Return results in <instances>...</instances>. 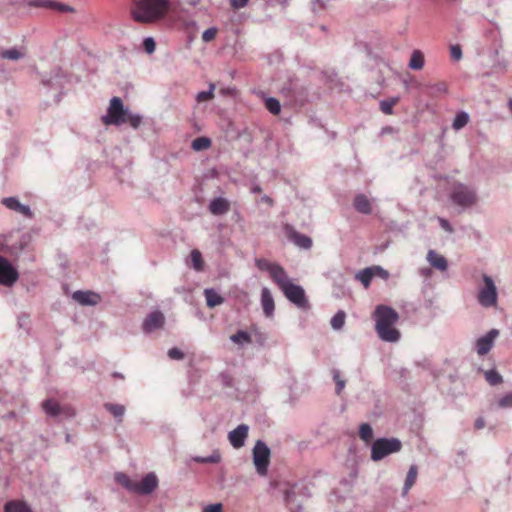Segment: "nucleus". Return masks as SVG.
Listing matches in <instances>:
<instances>
[{"label": "nucleus", "mask_w": 512, "mask_h": 512, "mask_svg": "<svg viewBox=\"0 0 512 512\" xmlns=\"http://www.w3.org/2000/svg\"><path fill=\"white\" fill-rule=\"evenodd\" d=\"M373 318L375 320V330L382 341L394 343L400 339V332L394 327L399 319L395 309L380 304L376 306Z\"/></svg>", "instance_id": "obj_1"}, {"label": "nucleus", "mask_w": 512, "mask_h": 512, "mask_svg": "<svg viewBox=\"0 0 512 512\" xmlns=\"http://www.w3.org/2000/svg\"><path fill=\"white\" fill-rule=\"evenodd\" d=\"M169 7V0H135L132 17L140 23L155 22L167 14Z\"/></svg>", "instance_id": "obj_2"}, {"label": "nucleus", "mask_w": 512, "mask_h": 512, "mask_svg": "<svg viewBox=\"0 0 512 512\" xmlns=\"http://www.w3.org/2000/svg\"><path fill=\"white\" fill-rule=\"evenodd\" d=\"M114 478L117 483L122 485L129 492L140 495H149L153 493L159 483L154 472L146 474L140 482L133 481L129 476L122 472L115 473Z\"/></svg>", "instance_id": "obj_3"}, {"label": "nucleus", "mask_w": 512, "mask_h": 512, "mask_svg": "<svg viewBox=\"0 0 512 512\" xmlns=\"http://www.w3.org/2000/svg\"><path fill=\"white\" fill-rule=\"evenodd\" d=\"M275 284L280 288L284 296L298 308L307 310L310 307L305 290L302 286L294 284L287 272Z\"/></svg>", "instance_id": "obj_4"}, {"label": "nucleus", "mask_w": 512, "mask_h": 512, "mask_svg": "<svg viewBox=\"0 0 512 512\" xmlns=\"http://www.w3.org/2000/svg\"><path fill=\"white\" fill-rule=\"evenodd\" d=\"M281 95L293 105H304L308 100V87L296 77H291L285 81L280 88Z\"/></svg>", "instance_id": "obj_5"}, {"label": "nucleus", "mask_w": 512, "mask_h": 512, "mask_svg": "<svg viewBox=\"0 0 512 512\" xmlns=\"http://www.w3.org/2000/svg\"><path fill=\"white\" fill-rule=\"evenodd\" d=\"M402 449V442L398 438H377L371 445V459L380 461L385 457L397 453Z\"/></svg>", "instance_id": "obj_6"}, {"label": "nucleus", "mask_w": 512, "mask_h": 512, "mask_svg": "<svg viewBox=\"0 0 512 512\" xmlns=\"http://www.w3.org/2000/svg\"><path fill=\"white\" fill-rule=\"evenodd\" d=\"M450 199L453 204L465 209L472 207L476 203L477 194L474 188L459 183L453 187Z\"/></svg>", "instance_id": "obj_7"}, {"label": "nucleus", "mask_w": 512, "mask_h": 512, "mask_svg": "<svg viewBox=\"0 0 512 512\" xmlns=\"http://www.w3.org/2000/svg\"><path fill=\"white\" fill-rule=\"evenodd\" d=\"M252 456L257 473L261 476H265L270 464V448L263 440H257L252 450Z\"/></svg>", "instance_id": "obj_8"}, {"label": "nucleus", "mask_w": 512, "mask_h": 512, "mask_svg": "<svg viewBox=\"0 0 512 512\" xmlns=\"http://www.w3.org/2000/svg\"><path fill=\"white\" fill-rule=\"evenodd\" d=\"M41 82L44 86L57 91L55 101L58 103L63 94L62 90L67 83V76L63 70L59 67L53 68L49 73L41 75Z\"/></svg>", "instance_id": "obj_9"}, {"label": "nucleus", "mask_w": 512, "mask_h": 512, "mask_svg": "<svg viewBox=\"0 0 512 512\" xmlns=\"http://www.w3.org/2000/svg\"><path fill=\"white\" fill-rule=\"evenodd\" d=\"M483 286L479 289L477 300L482 307H493L497 303L498 292L494 280L487 274L482 276Z\"/></svg>", "instance_id": "obj_10"}, {"label": "nucleus", "mask_w": 512, "mask_h": 512, "mask_svg": "<svg viewBox=\"0 0 512 512\" xmlns=\"http://www.w3.org/2000/svg\"><path fill=\"white\" fill-rule=\"evenodd\" d=\"M128 109L124 107L123 101L119 97H113L110 100V105L107 114L103 116L102 120L105 124L122 125L126 123V115Z\"/></svg>", "instance_id": "obj_11"}, {"label": "nucleus", "mask_w": 512, "mask_h": 512, "mask_svg": "<svg viewBox=\"0 0 512 512\" xmlns=\"http://www.w3.org/2000/svg\"><path fill=\"white\" fill-rule=\"evenodd\" d=\"M19 278L17 269L0 255V285L11 287Z\"/></svg>", "instance_id": "obj_12"}, {"label": "nucleus", "mask_w": 512, "mask_h": 512, "mask_svg": "<svg viewBox=\"0 0 512 512\" xmlns=\"http://www.w3.org/2000/svg\"><path fill=\"white\" fill-rule=\"evenodd\" d=\"M500 331L496 328L489 330L485 335L479 337L475 342V351L479 356H484L490 352L494 346L496 338Z\"/></svg>", "instance_id": "obj_13"}, {"label": "nucleus", "mask_w": 512, "mask_h": 512, "mask_svg": "<svg viewBox=\"0 0 512 512\" xmlns=\"http://www.w3.org/2000/svg\"><path fill=\"white\" fill-rule=\"evenodd\" d=\"M304 487L293 484L284 491V501L291 512H300L302 503L298 500V496L302 494Z\"/></svg>", "instance_id": "obj_14"}, {"label": "nucleus", "mask_w": 512, "mask_h": 512, "mask_svg": "<svg viewBox=\"0 0 512 512\" xmlns=\"http://www.w3.org/2000/svg\"><path fill=\"white\" fill-rule=\"evenodd\" d=\"M255 265L259 270L267 271L274 283H276L286 272L278 263H272L264 258H256Z\"/></svg>", "instance_id": "obj_15"}, {"label": "nucleus", "mask_w": 512, "mask_h": 512, "mask_svg": "<svg viewBox=\"0 0 512 512\" xmlns=\"http://www.w3.org/2000/svg\"><path fill=\"white\" fill-rule=\"evenodd\" d=\"M165 317L160 310L150 312L143 320L142 329L145 333H151L164 326Z\"/></svg>", "instance_id": "obj_16"}, {"label": "nucleus", "mask_w": 512, "mask_h": 512, "mask_svg": "<svg viewBox=\"0 0 512 512\" xmlns=\"http://www.w3.org/2000/svg\"><path fill=\"white\" fill-rule=\"evenodd\" d=\"M42 408L44 412L50 417H57L61 414H65L67 417L75 416V411L70 407H61L56 401L52 399H46L42 402Z\"/></svg>", "instance_id": "obj_17"}, {"label": "nucleus", "mask_w": 512, "mask_h": 512, "mask_svg": "<svg viewBox=\"0 0 512 512\" xmlns=\"http://www.w3.org/2000/svg\"><path fill=\"white\" fill-rule=\"evenodd\" d=\"M1 203L9 210L15 211L28 219L34 217V213L31 211L30 207L20 203L17 197H5L1 200Z\"/></svg>", "instance_id": "obj_18"}, {"label": "nucleus", "mask_w": 512, "mask_h": 512, "mask_svg": "<svg viewBox=\"0 0 512 512\" xmlns=\"http://www.w3.org/2000/svg\"><path fill=\"white\" fill-rule=\"evenodd\" d=\"M249 426L240 424L235 429L228 433V440L232 447L239 449L244 446L245 440L248 436Z\"/></svg>", "instance_id": "obj_19"}, {"label": "nucleus", "mask_w": 512, "mask_h": 512, "mask_svg": "<svg viewBox=\"0 0 512 512\" xmlns=\"http://www.w3.org/2000/svg\"><path fill=\"white\" fill-rule=\"evenodd\" d=\"M72 298L83 306H96L101 302V296L93 291L78 290L72 294Z\"/></svg>", "instance_id": "obj_20"}, {"label": "nucleus", "mask_w": 512, "mask_h": 512, "mask_svg": "<svg viewBox=\"0 0 512 512\" xmlns=\"http://www.w3.org/2000/svg\"><path fill=\"white\" fill-rule=\"evenodd\" d=\"M286 230L289 240L297 247L306 250L312 247V239L309 236L294 230L288 225L286 226Z\"/></svg>", "instance_id": "obj_21"}, {"label": "nucleus", "mask_w": 512, "mask_h": 512, "mask_svg": "<svg viewBox=\"0 0 512 512\" xmlns=\"http://www.w3.org/2000/svg\"><path fill=\"white\" fill-rule=\"evenodd\" d=\"M261 306L265 317H273L275 311V302L270 289L267 287H263L261 289Z\"/></svg>", "instance_id": "obj_22"}, {"label": "nucleus", "mask_w": 512, "mask_h": 512, "mask_svg": "<svg viewBox=\"0 0 512 512\" xmlns=\"http://www.w3.org/2000/svg\"><path fill=\"white\" fill-rule=\"evenodd\" d=\"M209 211L215 216H221L229 211L230 204L224 197H215L209 203Z\"/></svg>", "instance_id": "obj_23"}, {"label": "nucleus", "mask_w": 512, "mask_h": 512, "mask_svg": "<svg viewBox=\"0 0 512 512\" xmlns=\"http://www.w3.org/2000/svg\"><path fill=\"white\" fill-rule=\"evenodd\" d=\"M353 207L361 214L369 215L372 212L370 200L364 194H357L353 200Z\"/></svg>", "instance_id": "obj_24"}, {"label": "nucleus", "mask_w": 512, "mask_h": 512, "mask_svg": "<svg viewBox=\"0 0 512 512\" xmlns=\"http://www.w3.org/2000/svg\"><path fill=\"white\" fill-rule=\"evenodd\" d=\"M427 261L430 263L432 267L439 271H446L448 268V262L447 259L438 254L434 250H429L427 253Z\"/></svg>", "instance_id": "obj_25"}, {"label": "nucleus", "mask_w": 512, "mask_h": 512, "mask_svg": "<svg viewBox=\"0 0 512 512\" xmlns=\"http://www.w3.org/2000/svg\"><path fill=\"white\" fill-rule=\"evenodd\" d=\"M103 407L115 418L117 423H122L123 417L126 412V408L124 405L107 402L104 403Z\"/></svg>", "instance_id": "obj_26"}, {"label": "nucleus", "mask_w": 512, "mask_h": 512, "mask_svg": "<svg viewBox=\"0 0 512 512\" xmlns=\"http://www.w3.org/2000/svg\"><path fill=\"white\" fill-rule=\"evenodd\" d=\"M204 296L206 299V304L209 308H214L224 302V298L213 288L205 289Z\"/></svg>", "instance_id": "obj_27"}, {"label": "nucleus", "mask_w": 512, "mask_h": 512, "mask_svg": "<svg viewBox=\"0 0 512 512\" xmlns=\"http://www.w3.org/2000/svg\"><path fill=\"white\" fill-rule=\"evenodd\" d=\"M417 475H418V467L415 464H413L409 467V470L406 475V479H405L403 489H402L403 496L407 495L409 490L413 487V485L416 482Z\"/></svg>", "instance_id": "obj_28"}, {"label": "nucleus", "mask_w": 512, "mask_h": 512, "mask_svg": "<svg viewBox=\"0 0 512 512\" xmlns=\"http://www.w3.org/2000/svg\"><path fill=\"white\" fill-rule=\"evenodd\" d=\"M4 512H33L30 506L19 500H10L4 505Z\"/></svg>", "instance_id": "obj_29"}, {"label": "nucleus", "mask_w": 512, "mask_h": 512, "mask_svg": "<svg viewBox=\"0 0 512 512\" xmlns=\"http://www.w3.org/2000/svg\"><path fill=\"white\" fill-rule=\"evenodd\" d=\"M425 58L424 54L421 50L415 49L411 53L410 61L408 63V67L411 70H421L424 67Z\"/></svg>", "instance_id": "obj_30"}, {"label": "nucleus", "mask_w": 512, "mask_h": 512, "mask_svg": "<svg viewBox=\"0 0 512 512\" xmlns=\"http://www.w3.org/2000/svg\"><path fill=\"white\" fill-rule=\"evenodd\" d=\"M230 340L237 345L244 346L252 343V335L246 330H238L230 336Z\"/></svg>", "instance_id": "obj_31"}, {"label": "nucleus", "mask_w": 512, "mask_h": 512, "mask_svg": "<svg viewBox=\"0 0 512 512\" xmlns=\"http://www.w3.org/2000/svg\"><path fill=\"white\" fill-rule=\"evenodd\" d=\"M31 241V235L28 233L22 234L16 245L9 246V253L11 255H18L23 251Z\"/></svg>", "instance_id": "obj_32"}, {"label": "nucleus", "mask_w": 512, "mask_h": 512, "mask_svg": "<svg viewBox=\"0 0 512 512\" xmlns=\"http://www.w3.org/2000/svg\"><path fill=\"white\" fill-rule=\"evenodd\" d=\"M252 342L254 341L259 347H264L268 340V334L257 326L251 328Z\"/></svg>", "instance_id": "obj_33"}, {"label": "nucleus", "mask_w": 512, "mask_h": 512, "mask_svg": "<svg viewBox=\"0 0 512 512\" xmlns=\"http://www.w3.org/2000/svg\"><path fill=\"white\" fill-rule=\"evenodd\" d=\"M190 261H191L190 265L195 271H197V272L203 271L204 261H203L202 254L199 250L193 249L190 252Z\"/></svg>", "instance_id": "obj_34"}, {"label": "nucleus", "mask_w": 512, "mask_h": 512, "mask_svg": "<svg viewBox=\"0 0 512 512\" xmlns=\"http://www.w3.org/2000/svg\"><path fill=\"white\" fill-rule=\"evenodd\" d=\"M374 276L372 266L367 267L356 274V279L359 280L364 287H368Z\"/></svg>", "instance_id": "obj_35"}, {"label": "nucleus", "mask_w": 512, "mask_h": 512, "mask_svg": "<svg viewBox=\"0 0 512 512\" xmlns=\"http://www.w3.org/2000/svg\"><path fill=\"white\" fill-rule=\"evenodd\" d=\"M192 461L197 462V463H203V464H206V463L216 464L221 461V455L218 450H215V451H213V453L211 455L206 456V457L194 456V457H192Z\"/></svg>", "instance_id": "obj_36"}, {"label": "nucleus", "mask_w": 512, "mask_h": 512, "mask_svg": "<svg viewBox=\"0 0 512 512\" xmlns=\"http://www.w3.org/2000/svg\"><path fill=\"white\" fill-rule=\"evenodd\" d=\"M469 114L465 111H460L456 114L452 127L454 130H460L465 127L469 122Z\"/></svg>", "instance_id": "obj_37"}, {"label": "nucleus", "mask_w": 512, "mask_h": 512, "mask_svg": "<svg viewBox=\"0 0 512 512\" xmlns=\"http://www.w3.org/2000/svg\"><path fill=\"white\" fill-rule=\"evenodd\" d=\"M484 376H485L486 381L491 386H496L503 382L502 375L495 369H490V370L485 371Z\"/></svg>", "instance_id": "obj_38"}, {"label": "nucleus", "mask_w": 512, "mask_h": 512, "mask_svg": "<svg viewBox=\"0 0 512 512\" xmlns=\"http://www.w3.org/2000/svg\"><path fill=\"white\" fill-rule=\"evenodd\" d=\"M210 146L211 140L204 136L195 138L191 143V147L194 151H203L208 149Z\"/></svg>", "instance_id": "obj_39"}, {"label": "nucleus", "mask_w": 512, "mask_h": 512, "mask_svg": "<svg viewBox=\"0 0 512 512\" xmlns=\"http://www.w3.org/2000/svg\"><path fill=\"white\" fill-rule=\"evenodd\" d=\"M346 313L343 310H339L336 314L331 318L330 324L332 329L340 330L343 328L345 324Z\"/></svg>", "instance_id": "obj_40"}, {"label": "nucleus", "mask_w": 512, "mask_h": 512, "mask_svg": "<svg viewBox=\"0 0 512 512\" xmlns=\"http://www.w3.org/2000/svg\"><path fill=\"white\" fill-rule=\"evenodd\" d=\"M265 107L273 115H278L281 112V104L275 97L265 98Z\"/></svg>", "instance_id": "obj_41"}, {"label": "nucleus", "mask_w": 512, "mask_h": 512, "mask_svg": "<svg viewBox=\"0 0 512 512\" xmlns=\"http://www.w3.org/2000/svg\"><path fill=\"white\" fill-rule=\"evenodd\" d=\"M125 118H126V123H129V125L134 129L139 128L140 125L142 124V119H143L142 115L137 114V113H132L129 110H128Z\"/></svg>", "instance_id": "obj_42"}, {"label": "nucleus", "mask_w": 512, "mask_h": 512, "mask_svg": "<svg viewBox=\"0 0 512 512\" xmlns=\"http://www.w3.org/2000/svg\"><path fill=\"white\" fill-rule=\"evenodd\" d=\"M359 436L365 442L370 441L373 438V429L370 424L362 423L359 427Z\"/></svg>", "instance_id": "obj_43"}, {"label": "nucleus", "mask_w": 512, "mask_h": 512, "mask_svg": "<svg viewBox=\"0 0 512 512\" xmlns=\"http://www.w3.org/2000/svg\"><path fill=\"white\" fill-rule=\"evenodd\" d=\"M1 57L8 60H19L24 57V54L17 48H10L1 52Z\"/></svg>", "instance_id": "obj_44"}, {"label": "nucleus", "mask_w": 512, "mask_h": 512, "mask_svg": "<svg viewBox=\"0 0 512 512\" xmlns=\"http://www.w3.org/2000/svg\"><path fill=\"white\" fill-rule=\"evenodd\" d=\"M25 4L28 7H33V8L52 9L53 0H26Z\"/></svg>", "instance_id": "obj_45"}, {"label": "nucleus", "mask_w": 512, "mask_h": 512, "mask_svg": "<svg viewBox=\"0 0 512 512\" xmlns=\"http://www.w3.org/2000/svg\"><path fill=\"white\" fill-rule=\"evenodd\" d=\"M397 101H398L397 98L382 100L380 102V109H381V111L384 114H386V115L392 114L393 113V107L397 103Z\"/></svg>", "instance_id": "obj_46"}, {"label": "nucleus", "mask_w": 512, "mask_h": 512, "mask_svg": "<svg viewBox=\"0 0 512 512\" xmlns=\"http://www.w3.org/2000/svg\"><path fill=\"white\" fill-rule=\"evenodd\" d=\"M214 89H215V85L210 84L208 90L200 91L197 93L196 100L198 102H204V101L210 100L211 98H213Z\"/></svg>", "instance_id": "obj_47"}, {"label": "nucleus", "mask_w": 512, "mask_h": 512, "mask_svg": "<svg viewBox=\"0 0 512 512\" xmlns=\"http://www.w3.org/2000/svg\"><path fill=\"white\" fill-rule=\"evenodd\" d=\"M497 405L499 408L503 409L512 408V391L499 398Z\"/></svg>", "instance_id": "obj_48"}, {"label": "nucleus", "mask_w": 512, "mask_h": 512, "mask_svg": "<svg viewBox=\"0 0 512 512\" xmlns=\"http://www.w3.org/2000/svg\"><path fill=\"white\" fill-rule=\"evenodd\" d=\"M450 56L454 61H459L463 57L462 48L459 44L450 47Z\"/></svg>", "instance_id": "obj_49"}, {"label": "nucleus", "mask_w": 512, "mask_h": 512, "mask_svg": "<svg viewBox=\"0 0 512 512\" xmlns=\"http://www.w3.org/2000/svg\"><path fill=\"white\" fill-rule=\"evenodd\" d=\"M155 41L152 37H147L143 40V49L148 53L152 54L155 51Z\"/></svg>", "instance_id": "obj_50"}, {"label": "nucleus", "mask_w": 512, "mask_h": 512, "mask_svg": "<svg viewBox=\"0 0 512 512\" xmlns=\"http://www.w3.org/2000/svg\"><path fill=\"white\" fill-rule=\"evenodd\" d=\"M217 31H218V30H217V28H215V27H211V28L206 29V30L203 32V34H202V40H203L204 42H210V41H212V40L215 38V36H216V34H217Z\"/></svg>", "instance_id": "obj_51"}, {"label": "nucleus", "mask_w": 512, "mask_h": 512, "mask_svg": "<svg viewBox=\"0 0 512 512\" xmlns=\"http://www.w3.org/2000/svg\"><path fill=\"white\" fill-rule=\"evenodd\" d=\"M168 356L173 360H182L184 358V352L177 347H173L168 350Z\"/></svg>", "instance_id": "obj_52"}, {"label": "nucleus", "mask_w": 512, "mask_h": 512, "mask_svg": "<svg viewBox=\"0 0 512 512\" xmlns=\"http://www.w3.org/2000/svg\"><path fill=\"white\" fill-rule=\"evenodd\" d=\"M52 9L58 10L60 12H73L74 11L73 7L63 4V3H60V2H56V1H53Z\"/></svg>", "instance_id": "obj_53"}, {"label": "nucleus", "mask_w": 512, "mask_h": 512, "mask_svg": "<svg viewBox=\"0 0 512 512\" xmlns=\"http://www.w3.org/2000/svg\"><path fill=\"white\" fill-rule=\"evenodd\" d=\"M374 276H378L382 279H387L389 277V273L387 270L382 268L381 266H372Z\"/></svg>", "instance_id": "obj_54"}, {"label": "nucleus", "mask_w": 512, "mask_h": 512, "mask_svg": "<svg viewBox=\"0 0 512 512\" xmlns=\"http://www.w3.org/2000/svg\"><path fill=\"white\" fill-rule=\"evenodd\" d=\"M222 511H223L222 503H214V504H209L206 507H204L202 512H222Z\"/></svg>", "instance_id": "obj_55"}, {"label": "nucleus", "mask_w": 512, "mask_h": 512, "mask_svg": "<svg viewBox=\"0 0 512 512\" xmlns=\"http://www.w3.org/2000/svg\"><path fill=\"white\" fill-rule=\"evenodd\" d=\"M431 89L436 93H446L448 88L445 82H438L432 85Z\"/></svg>", "instance_id": "obj_56"}, {"label": "nucleus", "mask_w": 512, "mask_h": 512, "mask_svg": "<svg viewBox=\"0 0 512 512\" xmlns=\"http://www.w3.org/2000/svg\"><path fill=\"white\" fill-rule=\"evenodd\" d=\"M249 0H230V4L234 9H241L247 5Z\"/></svg>", "instance_id": "obj_57"}, {"label": "nucleus", "mask_w": 512, "mask_h": 512, "mask_svg": "<svg viewBox=\"0 0 512 512\" xmlns=\"http://www.w3.org/2000/svg\"><path fill=\"white\" fill-rule=\"evenodd\" d=\"M493 67L495 69H500L502 71H505L507 68V62L504 59H498L494 64Z\"/></svg>", "instance_id": "obj_58"}, {"label": "nucleus", "mask_w": 512, "mask_h": 512, "mask_svg": "<svg viewBox=\"0 0 512 512\" xmlns=\"http://www.w3.org/2000/svg\"><path fill=\"white\" fill-rule=\"evenodd\" d=\"M311 4H312V10L315 13L324 8V4H323L322 0H313Z\"/></svg>", "instance_id": "obj_59"}, {"label": "nucleus", "mask_w": 512, "mask_h": 512, "mask_svg": "<svg viewBox=\"0 0 512 512\" xmlns=\"http://www.w3.org/2000/svg\"><path fill=\"white\" fill-rule=\"evenodd\" d=\"M440 226H441L445 231H447V232H452V231H453L451 224H450V223H449V221H448V220H446V219H443V218H441V219H440Z\"/></svg>", "instance_id": "obj_60"}, {"label": "nucleus", "mask_w": 512, "mask_h": 512, "mask_svg": "<svg viewBox=\"0 0 512 512\" xmlns=\"http://www.w3.org/2000/svg\"><path fill=\"white\" fill-rule=\"evenodd\" d=\"M0 251H6L9 253V247L6 244V238L0 235Z\"/></svg>", "instance_id": "obj_61"}, {"label": "nucleus", "mask_w": 512, "mask_h": 512, "mask_svg": "<svg viewBox=\"0 0 512 512\" xmlns=\"http://www.w3.org/2000/svg\"><path fill=\"white\" fill-rule=\"evenodd\" d=\"M485 424H486V422H485L484 418H483V417H478V418L476 419V421H475V424H474V425H475V428H476V429H482V428H484V427H485Z\"/></svg>", "instance_id": "obj_62"}, {"label": "nucleus", "mask_w": 512, "mask_h": 512, "mask_svg": "<svg viewBox=\"0 0 512 512\" xmlns=\"http://www.w3.org/2000/svg\"><path fill=\"white\" fill-rule=\"evenodd\" d=\"M336 384L335 392L339 395L345 387V380H339Z\"/></svg>", "instance_id": "obj_63"}, {"label": "nucleus", "mask_w": 512, "mask_h": 512, "mask_svg": "<svg viewBox=\"0 0 512 512\" xmlns=\"http://www.w3.org/2000/svg\"><path fill=\"white\" fill-rule=\"evenodd\" d=\"M332 375H333V380L335 381V383H337L339 380H342V379L340 378V372H339V370L334 369V370L332 371Z\"/></svg>", "instance_id": "obj_64"}]
</instances>
